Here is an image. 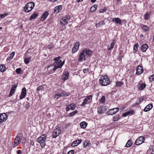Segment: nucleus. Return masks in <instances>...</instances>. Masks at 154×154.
I'll return each instance as SVG.
<instances>
[{"mask_svg": "<svg viewBox=\"0 0 154 154\" xmlns=\"http://www.w3.org/2000/svg\"><path fill=\"white\" fill-rule=\"evenodd\" d=\"M61 57H58L55 58L54 60L55 61L54 63V67L53 68L54 71H55L56 70L59 68H61L62 66L64 64V61L63 63L62 61L60 60Z\"/></svg>", "mask_w": 154, "mask_h": 154, "instance_id": "f257e3e1", "label": "nucleus"}, {"mask_svg": "<svg viewBox=\"0 0 154 154\" xmlns=\"http://www.w3.org/2000/svg\"><path fill=\"white\" fill-rule=\"evenodd\" d=\"M47 140L46 136L43 134L39 137L37 141L40 144L42 147H44L46 145L45 141Z\"/></svg>", "mask_w": 154, "mask_h": 154, "instance_id": "f03ea898", "label": "nucleus"}, {"mask_svg": "<svg viewBox=\"0 0 154 154\" xmlns=\"http://www.w3.org/2000/svg\"><path fill=\"white\" fill-rule=\"evenodd\" d=\"M35 6V3L32 2L27 3L24 8V11L26 12L30 11Z\"/></svg>", "mask_w": 154, "mask_h": 154, "instance_id": "7ed1b4c3", "label": "nucleus"}, {"mask_svg": "<svg viewBox=\"0 0 154 154\" xmlns=\"http://www.w3.org/2000/svg\"><path fill=\"white\" fill-rule=\"evenodd\" d=\"M100 82L102 85L106 86L109 84L110 81L107 76H102L100 80Z\"/></svg>", "mask_w": 154, "mask_h": 154, "instance_id": "20e7f679", "label": "nucleus"}, {"mask_svg": "<svg viewBox=\"0 0 154 154\" xmlns=\"http://www.w3.org/2000/svg\"><path fill=\"white\" fill-rule=\"evenodd\" d=\"M69 95V94L68 92L63 91L61 93L55 94L54 97V98L55 99V100H57L59 98L61 97H66L68 96Z\"/></svg>", "mask_w": 154, "mask_h": 154, "instance_id": "39448f33", "label": "nucleus"}, {"mask_svg": "<svg viewBox=\"0 0 154 154\" xmlns=\"http://www.w3.org/2000/svg\"><path fill=\"white\" fill-rule=\"evenodd\" d=\"M69 16H66L63 17L60 21V23L62 25H65L68 24V21L70 19Z\"/></svg>", "mask_w": 154, "mask_h": 154, "instance_id": "423d86ee", "label": "nucleus"}, {"mask_svg": "<svg viewBox=\"0 0 154 154\" xmlns=\"http://www.w3.org/2000/svg\"><path fill=\"white\" fill-rule=\"evenodd\" d=\"M144 137L143 136H140L138 137L136 140L135 144L136 145H139L144 142Z\"/></svg>", "mask_w": 154, "mask_h": 154, "instance_id": "0eeeda50", "label": "nucleus"}, {"mask_svg": "<svg viewBox=\"0 0 154 154\" xmlns=\"http://www.w3.org/2000/svg\"><path fill=\"white\" fill-rule=\"evenodd\" d=\"M82 51L85 55V56L87 58L88 57L91 56L93 53L91 51L87 48H85Z\"/></svg>", "mask_w": 154, "mask_h": 154, "instance_id": "6e6552de", "label": "nucleus"}, {"mask_svg": "<svg viewBox=\"0 0 154 154\" xmlns=\"http://www.w3.org/2000/svg\"><path fill=\"white\" fill-rule=\"evenodd\" d=\"M119 109L118 107H116L110 109L108 111L107 113L109 115H113L118 112Z\"/></svg>", "mask_w": 154, "mask_h": 154, "instance_id": "1a4fd4ad", "label": "nucleus"}, {"mask_svg": "<svg viewBox=\"0 0 154 154\" xmlns=\"http://www.w3.org/2000/svg\"><path fill=\"white\" fill-rule=\"evenodd\" d=\"M86 58L87 57L85 56V55L82 51L81 52L79 55L78 60L80 62H81L83 60H86Z\"/></svg>", "mask_w": 154, "mask_h": 154, "instance_id": "9d476101", "label": "nucleus"}, {"mask_svg": "<svg viewBox=\"0 0 154 154\" xmlns=\"http://www.w3.org/2000/svg\"><path fill=\"white\" fill-rule=\"evenodd\" d=\"M60 133L61 130L60 129H57V128H56L53 132V137L54 138H56L60 134Z\"/></svg>", "mask_w": 154, "mask_h": 154, "instance_id": "9b49d317", "label": "nucleus"}, {"mask_svg": "<svg viewBox=\"0 0 154 154\" xmlns=\"http://www.w3.org/2000/svg\"><path fill=\"white\" fill-rule=\"evenodd\" d=\"M7 119V116L5 113L0 114V123H2L5 122Z\"/></svg>", "mask_w": 154, "mask_h": 154, "instance_id": "f8f14e48", "label": "nucleus"}, {"mask_svg": "<svg viewBox=\"0 0 154 154\" xmlns=\"http://www.w3.org/2000/svg\"><path fill=\"white\" fill-rule=\"evenodd\" d=\"M26 94V90L25 88H23L22 89V92L20 97V99L21 100L25 97Z\"/></svg>", "mask_w": 154, "mask_h": 154, "instance_id": "ddd939ff", "label": "nucleus"}, {"mask_svg": "<svg viewBox=\"0 0 154 154\" xmlns=\"http://www.w3.org/2000/svg\"><path fill=\"white\" fill-rule=\"evenodd\" d=\"M79 42H76L75 44L72 51V52L73 53H75L79 49Z\"/></svg>", "mask_w": 154, "mask_h": 154, "instance_id": "4468645a", "label": "nucleus"}, {"mask_svg": "<svg viewBox=\"0 0 154 154\" xmlns=\"http://www.w3.org/2000/svg\"><path fill=\"white\" fill-rule=\"evenodd\" d=\"M69 73L68 71H66L64 72L62 76V79L63 81H65L68 79Z\"/></svg>", "mask_w": 154, "mask_h": 154, "instance_id": "2eb2a0df", "label": "nucleus"}, {"mask_svg": "<svg viewBox=\"0 0 154 154\" xmlns=\"http://www.w3.org/2000/svg\"><path fill=\"white\" fill-rule=\"evenodd\" d=\"M20 139V137L19 136H17L16 137L14 140V147H16L19 144V140Z\"/></svg>", "mask_w": 154, "mask_h": 154, "instance_id": "dca6fc26", "label": "nucleus"}, {"mask_svg": "<svg viewBox=\"0 0 154 154\" xmlns=\"http://www.w3.org/2000/svg\"><path fill=\"white\" fill-rule=\"evenodd\" d=\"M17 85H13L12 86L10 93L8 95L9 97H11L12 95L14 93L15 89L17 88Z\"/></svg>", "mask_w": 154, "mask_h": 154, "instance_id": "f3484780", "label": "nucleus"}, {"mask_svg": "<svg viewBox=\"0 0 154 154\" xmlns=\"http://www.w3.org/2000/svg\"><path fill=\"white\" fill-rule=\"evenodd\" d=\"M136 74L137 75H140L143 72V68L142 66H138L137 68Z\"/></svg>", "mask_w": 154, "mask_h": 154, "instance_id": "a211bd4d", "label": "nucleus"}, {"mask_svg": "<svg viewBox=\"0 0 154 154\" xmlns=\"http://www.w3.org/2000/svg\"><path fill=\"white\" fill-rule=\"evenodd\" d=\"M112 21L115 22L117 24H119L120 25L122 24V21L121 19L119 17L113 18L112 19Z\"/></svg>", "mask_w": 154, "mask_h": 154, "instance_id": "6ab92c4d", "label": "nucleus"}, {"mask_svg": "<svg viewBox=\"0 0 154 154\" xmlns=\"http://www.w3.org/2000/svg\"><path fill=\"white\" fill-rule=\"evenodd\" d=\"M152 107V104L150 103L145 107L144 109V111L146 112H148L151 109Z\"/></svg>", "mask_w": 154, "mask_h": 154, "instance_id": "aec40b11", "label": "nucleus"}, {"mask_svg": "<svg viewBox=\"0 0 154 154\" xmlns=\"http://www.w3.org/2000/svg\"><path fill=\"white\" fill-rule=\"evenodd\" d=\"M48 15V13L47 11H46L45 13L43 14L42 15L41 20L42 21H44L47 18Z\"/></svg>", "mask_w": 154, "mask_h": 154, "instance_id": "412c9836", "label": "nucleus"}, {"mask_svg": "<svg viewBox=\"0 0 154 154\" xmlns=\"http://www.w3.org/2000/svg\"><path fill=\"white\" fill-rule=\"evenodd\" d=\"M81 140H75L71 144V145L72 146H76L78 145L81 142Z\"/></svg>", "mask_w": 154, "mask_h": 154, "instance_id": "4be33fe9", "label": "nucleus"}, {"mask_svg": "<svg viewBox=\"0 0 154 154\" xmlns=\"http://www.w3.org/2000/svg\"><path fill=\"white\" fill-rule=\"evenodd\" d=\"M148 48V46L147 44H144L142 45L141 48V49L143 52H145L146 51Z\"/></svg>", "mask_w": 154, "mask_h": 154, "instance_id": "5701e85b", "label": "nucleus"}, {"mask_svg": "<svg viewBox=\"0 0 154 154\" xmlns=\"http://www.w3.org/2000/svg\"><path fill=\"white\" fill-rule=\"evenodd\" d=\"M62 9V7L60 6H58L55 8L54 9V13L57 14Z\"/></svg>", "mask_w": 154, "mask_h": 154, "instance_id": "b1692460", "label": "nucleus"}, {"mask_svg": "<svg viewBox=\"0 0 154 154\" xmlns=\"http://www.w3.org/2000/svg\"><path fill=\"white\" fill-rule=\"evenodd\" d=\"M134 113V111L133 110H132L131 111H128L127 112L124 113L122 115V116L123 117H126L130 114H133Z\"/></svg>", "mask_w": 154, "mask_h": 154, "instance_id": "393cba45", "label": "nucleus"}, {"mask_svg": "<svg viewBox=\"0 0 154 154\" xmlns=\"http://www.w3.org/2000/svg\"><path fill=\"white\" fill-rule=\"evenodd\" d=\"M132 144V140L131 139H129L126 144L125 146L126 147H129L131 146Z\"/></svg>", "mask_w": 154, "mask_h": 154, "instance_id": "a878e982", "label": "nucleus"}, {"mask_svg": "<svg viewBox=\"0 0 154 154\" xmlns=\"http://www.w3.org/2000/svg\"><path fill=\"white\" fill-rule=\"evenodd\" d=\"M87 125V123L85 122H82L80 123V126L82 128H85Z\"/></svg>", "mask_w": 154, "mask_h": 154, "instance_id": "bb28decb", "label": "nucleus"}, {"mask_svg": "<svg viewBox=\"0 0 154 154\" xmlns=\"http://www.w3.org/2000/svg\"><path fill=\"white\" fill-rule=\"evenodd\" d=\"M105 24L103 21H100L98 23L96 24V26L97 27H100L102 26Z\"/></svg>", "mask_w": 154, "mask_h": 154, "instance_id": "cd10ccee", "label": "nucleus"}, {"mask_svg": "<svg viewBox=\"0 0 154 154\" xmlns=\"http://www.w3.org/2000/svg\"><path fill=\"white\" fill-rule=\"evenodd\" d=\"M38 14L37 13L35 12L32 14L30 17L29 19L30 20H31L32 19H35L38 16Z\"/></svg>", "mask_w": 154, "mask_h": 154, "instance_id": "c85d7f7f", "label": "nucleus"}, {"mask_svg": "<svg viewBox=\"0 0 154 154\" xmlns=\"http://www.w3.org/2000/svg\"><path fill=\"white\" fill-rule=\"evenodd\" d=\"M97 6L96 5H94L91 7L90 9V11L91 12H94L97 9Z\"/></svg>", "mask_w": 154, "mask_h": 154, "instance_id": "c756f323", "label": "nucleus"}, {"mask_svg": "<svg viewBox=\"0 0 154 154\" xmlns=\"http://www.w3.org/2000/svg\"><path fill=\"white\" fill-rule=\"evenodd\" d=\"M6 70L5 66L3 64L0 65V71L2 72H4Z\"/></svg>", "mask_w": 154, "mask_h": 154, "instance_id": "7c9ffc66", "label": "nucleus"}, {"mask_svg": "<svg viewBox=\"0 0 154 154\" xmlns=\"http://www.w3.org/2000/svg\"><path fill=\"white\" fill-rule=\"evenodd\" d=\"M123 84V83L122 82L116 81V86L119 87L122 86Z\"/></svg>", "mask_w": 154, "mask_h": 154, "instance_id": "2f4dec72", "label": "nucleus"}, {"mask_svg": "<svg viewBox=\"0 0 154 154\" xmlns=\"http://www.w3.org/2000/svg\"><path fill=\"white\" fill-rule=\"evenodd\" d=\"M31 59V57H26L24 59V62L26 64H28L30 61V60Z\"/></svg>", "mask_w": 154, "mask_h": 154, "instance_id": "473e14b6", "label": "nucleus"}, {"mask_svg": "<svg viewBox=\"0 0 154 154\" xmlns=\"http://www.w3.org/2000/svg\"><path fill=\"white\" fill-rule=\"evenodd\" d=\"M15 54V52H12L10 55L9 56L8 58V60H11L12 59Z\"/></svg>", "mask_w": 154, "mask_h": 154, "instance_id": "72a5a7b5", "label": "nucleus"}, {"mask_svg": "<svg viewBox=\"0 0 154 154\" xmlns=\"http://www.w3.org/2000/svg\"><path fill=\"white\" fill-rule=\"evenodd\" d=\"M142 28L143 31L145 32H147L148 31L149 28L146 25H144L143 26Z\"/></svg>", "mask_w": 154, "mask_h": 154, "instance_id": "f704fd0d", "label": "nucleus"}, {"mask_svg": "<svg viewBox=\"0 0 154 154\" xmlns=\"http://www.w3.org/2000/svg\"><path fill=\"white\" fill-rule=\"evenodd\" d=\"M119 115H116L113 118V121L114 122L116 121L119 119Z\"/></svg>", "mask_w": 154, "mask_h": 154, "instance_id": "c9c22d12", "label": "nucleus"}, {"mask_svg": "<svg viewBox=\"0 0 154 154\" xmlns=\"http://www.w3.org/2000/svg\"><path fill=\"white\" fill-rule=\"evenodd\" d=\"M146 85L145 84H141L139 87V89L140 90H143L144 88H145Z\"/></svg>", "mask_w": 154, "mask_h": 154, "instance_id": "e433bc0d", "label": "nucleus"}, {"mask_svg": "<svg viewBox=\"0 0 154 154\" xmlns=\"http://www.w3.org/2000/svg\"><path fill=\"white\" fill-rule=\"evenodd\" d=\"M138 48V43H136L135 44L134 46V52H137V49Z\"/></svg>", "mask_w": 154, "mask_h": 154, "instance_id": "4c0bfd02", "label": "nucleus"}, {"mask_svg": "<svg viewBox=\"0 0 154 154\" xmlns=\"http://www.w3.org/2000/svg\"><path fill=\"white\" fill-rule=\"evenodd\" d=\"M115 44V43L114 42V41L113 40V41L112 42L111 44L110 47L108 48V50H110L113 48Z\"/></svg>", "mask_w": 154, "mask_h": 154, "instance_id": "58836bf2", "label": "nucleus"}, {"mask_svg": "<svg viewBox=\"0 0 154 154\" xmlns=\"http://www.w3.org/2000/svg\"><path fill=\"white\" fill-rule=\"evenodd\" d=\"M16 72L18 74H21L22 72V71L21 69L18 68L16 70Z\"/></svg>", "mask_w": 154, "mask_h": 154, "instance_id": "ea45409f", "label": "nucleus"}, {"mask_svg": "<svg viewBox=\"0 0 154 154\" xmlns=\"http://www.w3.org/2000/svg\"><path fill=\"white\" fill-rule=\"evenodd\" d=\"M105 98L104 96H103L101 98L100 100V103H104L105 102Z\"/></svg>", "mask_w": 154, "mask_h": 154, "instance_id": "a19ab883", "label": "nucleus"}, {"mask_svg": "<svg viewBox=\"0 0 154 154\" xmlns=\"http://www.w3.org/2000/svg\"><path fill=\"white\" fill-rule=\"evenodd\" d=\"M90 143L88 141L85 140L83 143V146L84 147H85L87 146Z\"/></svg>", "mask_w": 154, "mask_h": 154, "instance_id": "79ce46f5", "label": "nucleus"}, {"mask_svg": "<svg viewBox=\"0 0 154 154\" xmlns=\"http://www.w3.org/2000/svg\"><path fill=\"white\" fill-rule=\"evenodd\" d=\"M45 86L44 85L39 86L37 88V90L38 91L42 90L44 88Z\"/></svg>", "mask_w": 154, "mask_h": 154, "instance_id": "37998d69", "label": "nucleus"}, {"mask_svg": "<svg viewBox=\"0 0 154 154\" xmlns=\"http://www.w3.org/2000/svg\"><path fill=\"white\" fill-rule=\"evenodd\" d=\"M78 112V111L77 110H75L74 111L70 113L69 114V116L70 117H71L73 116L76 113H77Z\"/></svg>", "mask_w": 154, "mask_h": 154, "instance_id": "c03bdc74", "label": "nucleus"}, {"mask_svg": "<svg viewBox=\"0 0 154 154\" xmlns=\"http://www.w3.org/2000/svg\"><path fill=\"white\" fill-rule=\"evenodd\" d=\"M19 141L23 143L25 142H26V139L24 137H20V139L19 140Z\"/></svg>", "mask_w": 154, "mask_h": 154, "instance_id": "a18cd8bd", "label": "nucleus"}, {"mask_svg": "<svg viewBox=\"0 0 154 154\" xmlns=\"http://www.w3.org/2000/svg\"><path fill=\"white\" fill-rule=\"evenodd\" d=\"M88 101V100H87V99H84V100L83 102L82 103V104L81 105V106H83L85 105H86V104H87V103Z\"/></svg>", "mask_w": 154, "mask_h": 154, "instance_id": "49530a36", "label": "nucleus"}, {"mask_svg": "<svg viewBox=\"0 0 154 154\" xmlns=\"http://www.w3.org/2000/svg\"><path fill=\"white\" fill-rule=\"evenodd\" d=\"M144 19L146 20H147L149 19V16L148 13H146L144 16Z\"/></svg>", "mask_w": 154, "mask_h": 154, "instance_id": "de8ad7c7", "label": "nucleus"}, {"mask_svg": "<svg viewBox=\"0 0 154 154\" xmlns=\"http://www.w3.org/2000/svg\"><path fill=\"white\" fill-rule=\"evenodd\" d=\"M149 80L150 82H152L154 81V74L151 75L150 77Z\"/></svg>", "mask_w": 154, "mask_h": 154, "instance_id": "09e8293b", "label": "nucleus"}, {"mask_svg": "<svg viewBox=\"0 0 154 154\" xmlns=\"http://www.w3.org/2000/svg\"><path fill=\"white\" fill-rule=\"evenodd\" d=\"M71 125V123L70 122L66 123L65 125V128L66 129L68 128Z\"/></svg>", "mask_w": 154, "mask_h": 154, "instance_id": "8fccbe9b", "label": "nucleus"}, {"mask_svg": "<svg viewBox=\"0 0 154 154\" xmlns=\"http://www.w3.org/2000/svg\"><path fill=\"white\" fill-rule=\"evenodd\" d=\"M71 106V109L73 110L75 109V105L74 104H72L70 105Z\"/></svg>", "mask_w": 154, "mask_h": 154, "instance_id": "3c124183", "label": "nucleus"}, {"mask_svg": "<svg viewBox=\"0 0 154 154\" xmlns=\"http://www.w3.org/2000/svg\"><path fill=\"white\" fill-rule=\"evenodd\" d=\"M8 15L7 14L5 13L3 14H1L0 15V17L1 18H3L4 17H6Z\"/></svg>", "mask_w": 154, "mask_h": 154, "instance_id": "603ef678", "label": "nucleus"}, {"mask_svg": "<svg viewBox=\"0 0 154 154\" xmlns=\"http://www.w3.org/2000/svg\"><path fill=\"white\" fill-rule=\"evenodd\" d=\"M53 47L51 43H49L48 45L47 48L48 49H51Z\"/></svg>", "mask_w": 154, "mask_h": 154, "instance_id": "864d4df0", "label": "nucleus"}, {"mask_svg": "<svg viewBox=\"0 0 154 154\" xmlns=\"http://www.w3.org/2000/svg\"><path fill=\"white\" fill-rule=\"evenodd\" d=\"M102 108L100 107L98 110V112L100 114H101L103 113V112H102Z\"/></svg>", "mask_w": 154, "mask_h": 154, "instance_id": "5fc2aeb1", "label": "nucleus"}, {"mask_svg": "<svg viewBox=\"0 0 154 154\" xmlns=\"http://www.w3.org/2000/svg\"><path fill=\"white\" fill-rule=\"evenodd\" d=\"M30 144L32 146H33L34 144V142L33 140H30Z\"/></svg>", "mask_w": 154, "mask_h": 154, "instance_id": "6e6d98bb", "label": "nucleus"}, {"mask_svg": "<svg viewBox=\"0 0 154 154\" xmlns=\"http://www.w3.org/2000/svg\"><path fill=\"white\" fill-rule=\"evenodd\" d=\"M92 97V96L91 95H90L89 96H87V97L85 98L88 101L89 100H90L91 99Z\"/></svg>", "mask_w": 154, "mask_h": 154, "instance_id": "4d7b16f0", "label": "nucleus"}, {"mask_svg": "<svg viewBox=\"0 0 154 154\" xmlns=\"http://www.w3.org/2000/svg\"><path fill=\"white\" fill-rule=\"evenodd\" d=\"M143 99H144V98H143V97H141L140 98L138 99V100H137V101L139 102V103H141L142 101L143 100Z\"/></svg>", "mask_w": 154, "mask_h": 154, "instance_id": "13d9d810", "label": "nucleus"}, {"mask_svg": "<svg viewBox=\"0 0 154 154\" xmlns=\"http://www.w3.org/2000/svg\"><path fill=\"white\" fill-rule=\"evenodd\" d=\"M71 106L70 105H69L67 106L66 108V111H68L71 109Z\"/></svg>", "mask_w": 154, "mask_h": 154, "instance_id": "bf43d9fd", "label": "nucleus"}, {"mask_svg": "<svg viewBox=\"0 0 154 154\" xmlns=\"http://www.w3.org/2000/svg\"><path fill=\"white\" fill-rule=\"evenodd\" d=\"M30 107V103H27L26 105V108L27 109H28Z\"/></svg>", "mask_w": 154, "mask_h": 154, "instance_id": "052dcab7", "label": "nucleus"}, {"mask_svg": "<svg viewBox=\"0 0 154 154\" xmlns=\"http://www.w3.org/2000/svg\"><path fill=\"white\" fill-rule=\"evenodd\" d=\"M106 8H103L100 11V13H103L106 11Z\"/></svg>", "mask_w": 154, "mask_h": 154, "instance_id": "680f3d73", "label": "nucleus"}, {"mask_svg": "<svg viewBox=\"0 0 154 154\" xmlns=\"http://www.w3.org/2000/svg\"><path fill=\"white\" fill-rule=\"evenodd\" d=\"M74 153V151L73 150H72L68 152L67 154H73Z\"/></svg>", "mask_w": 154, "mask_h": 154, "instance_id": "e2e57ef3", "label": "nucleus"}, {"mask_svg": "<svg viewBox=\"0 0 154 154\" xmlns=\"http://www.w3.org/2000/svg\"><path fill=\"white\" fill-rule=\"evenodd\" d=\"M88 71V69H84L83 70V71L84 73H87Z\"/></svg>", "mask_w": 154, "mask_h": 154, "instance_id": "0e129e2a", "label": "nucleus"}, {"mask_svg": "<svg viewBox=\"0 0 154 154\" xmlns=\"http://www.w3.org/2000/svg\"><path fill=\"white\" fill-rule=\"evenodd\" d=\"M17 154H21V152L20 150H18L17 151Z\"/></svg>", "mask_w": 154, "mask_h": 154, "instance_id": "69168bd1", "label": "nucleus"}, {"mask_svg": "<svg viewBox=\"0 0 154 154\" xmlns=\"http://www.w3.org/2000/svg\"><path fill=\"white\" fill-rule=\"evenodd\" d=\"M54 66V63L53 64H51V65H49L48 66V68H50V67H52V66Z\"/></svg>", "mask_w": 154, "mask_h": 154, "instance_id": "338daca9", "label": "nucleus"}, {"mask_svg": "<svg viewBox=\"0 0 154 154\" xmlns=\"http://www.w3.org/2000/svg\"><path fill=\"white\" fill-rule=\"evenodd\" d=\"M151 154H154V148H153L151 151Z\"/></svg>", "mask_w": 154, "mask_h": 154, "instance_id": "774afa93", "label": "nucleus"}]
</instances>
